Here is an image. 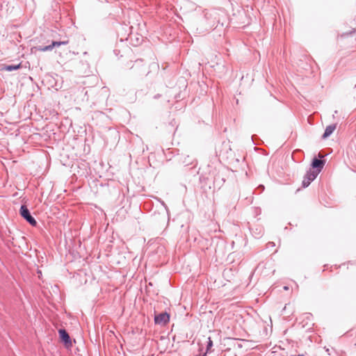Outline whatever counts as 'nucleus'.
<instances>
[{"label": "nucleus", "mask_w": 356, "mask_h": 356, "mask_svg": "<svg viewBox=\"0 0 356 356\" xmlns=\"http://www.w3.org/2000/svg\"><path fill=\"white\" fill-rule=\"evenodd\" d=\"M355 345H356V342H355Z\"/></svg>", "instance_id": "obj_14"}, {"label": "nucleus", "mask_w": 356, "mask_h": 356, "mask_svg": "<svg viewBox=\"0 0 356 356\" xmlns=\"http://www.w3.org/2000/svg\"><path fill=\"white\" fill-rule=\"evenodd\" d=\"M20 67H21L20 64H18V65H5L3 69L6 70V71L11 72V71L19 69Z\"/></svg>", "instance_id": "obj_8"}, {"label": "nucleus", "mask_w": 356, "mask_h": 356, "mask_svg": "<svg viewBox=\"0 0 356 356\" xmlns=\"http://www.w3.org/2000/svg\"><path fill=\"white\" fill-rule=\"evenodd\" d=\"M318 156H319L320 158L323 157V155H321V154H318Z\"/></svg>", "instance_id": "obj_10"}, {"label": "nucleus", "mask_w": 356, "mask_h": 356, "mask_svg": "<svg viewBox=\"0 0 356 356\" xmlns=\"http://www.w3.org/2000/svg\"><path fill=\"white\" fill-rule=\"evenodd\" d=\"M270 243V246H273V245H274L273 242H271Z\"/></svg>", "instance_id": "obj_13"}, {"label": "nucleus", "mask_w": 356, "mask_h": 356, "mask_svg": "<svg viewBox=\"0 0 356 356\" xmlns=\"http://www.w3.org/2000/svg\"><path fill=\"white\" fill-rule=\"evenodd\" d=\"M69 42L68 40L65 41H53L51 44L44 47H39L38 50L40 51H51L54 47H60L62 44H67Z\"/></svg>", "instance_id": "obj_4"}, {"label": "nucleus", "mask_w": 356, "mask_h": 356, "mask_svg": "<svg viewBox=\"0 0 356 356\" xmlns=\"http://www.w3.org/2000/svg\"><path fill=\"white\" fill-rule=\"evenodd\" d=\"M212 346H213V342H212L211 338L209 337L208 343H207V352L209 351V350L212 347Z\"/></svg>", "instance_id": "obj_9"}, {"label": "nucleus", "mask_w": 356, "mask_h": 356, "mask_svg": "<svg viewBox=\"0 0 356 356\" xmlns=\"http://www.w3.org/2000/svg\"><path fill=\"white\" fill-rule=\"evenodd\" d=\"M170 321V315L167 312H162L154 317L156 324L165 325Z\"/></svg>", "instance_id": "obj_3"}, {"label": "nucleus", "mask_w": 356, "mask_h": 356, "mask_svg": "<svg viewBox=\"0 0 356 356\" xmlns=\"http://www.w3.org/2000/svg\"><path fill=\"white\" fill-rule=\"evenodd\" d=\"M318 175V171H312V170L307 171L302 180V186L304 188L307 187L316 178Z\"/></svg>", "instance_id": "obj_2"}, {"label": "nucleus", "mask_w": 356, "mask_h": 356, "mask_svg": "<svg viewBox=\"0 0 356 356\" xmlns=\"http://www.w3.org/2000/svg\"><path fill=\"white\" fill-rule=\"evenodd\" d=\"M284 290H288L289 288H288V286H284Z\"/></svg>", "instance_id": "obj_11"}, {"label": "nucleus", "mask_w": 356, "mask_h": 356, "mask_svg": "<svg viewBox=\"0 0 356 356\" xmlns=\"http://www.w3.org/2000/svg\"><path fill=\"white\" fill-rule=\"evenodd\" d=\"M20 215L32 226L37 225V221L31 215L29 210L26 205H22L19 210Z\"/></svg>", "instance_id": "obj_1"}, {"label": "nucleus", "mask_w": 356, "mask_h": 356, "mask_svg": "<svg viewBox=\"0 0 356 356\" xmlns=\"http://www.w3.org/2000/svg\"><path fill=\"white\" fill-rule=\"evenodd\" d=\"M270 243V246H273V245H274L273 242H271Z\"/></svg>", "instance_id": "obj_12"}, {"label": "nucleus", "mask_w": 356, "mask_h": 356, "mask_svg": "<svg viewBox=\"0 0 356 356\" xmlns=\"http://www.w3.org/2000/svg\"><path fill=\"white\" fill-rule=\"evenodd\" d=\"M59 336L61 340L64 342L66 347H71L72 346V341L70 339V335L64 329H60L58 331Z\"/></svg>", "instance_id": "obj_5"}, {"label": "nucleus", "mask_w": 356, "mask_h": 356, "mask_svg": "<svg viewBox=\"0 0 356 356\" xmlns=\"http://www.w3.org/2000/svg\"><path fill=\"white\" fill-rule=\"evenodd\" d=\"M336 128H337V124H332L328 125L325 128V132L323 135V138H327V137H329L334 132V131L336 129Z\"/></svg>", "instance_id": "obj_7"}, {"label": "nucleus", "mask_w": 356, "mask_h": 356, "mask_svg": "<svg viewBox=\"0 0 356 356\" xmlns=\"http://www.w3.org/2000/svg\"><path fill=\"white\" fill-rule=\"evenodd\" d=\"M324 164V161L314 158L312 163V167L315 170H313L312 171H318L319 174L323 169Z\"/></svg>", "instance_id": "obj_6"}]
</instances>
